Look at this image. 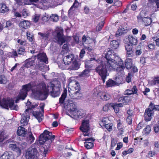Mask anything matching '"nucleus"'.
<instances>
[{"mask_svg":"<svg viewBox=\"0 0 159 159\" xmlns=\"http://www.w3.org/2000/svg\"><path fill=\"white\" fill-rule=\"evenodd\" d=\"M110 48L105 55L107 61H102L101 64L97 66L95 69V71L100 76L103 83L109 75L107 71L116 70L118 72L122 73L125 69L123 61Z\"/></svg>","mask_w":159,"mask_h":159,"instance_id":"f257e3e1","label":"nucleus"},{"mask_svg":"<svg viewBox=\"0 0 159 159\" xmlns=\"http://www.w3.org/2000/svg\"><path fill=\"white\" fill-rule=\"evenodd\" d=\"M54 85L50 83L46 88L44 83L41 82L38 84L35 82H31L23 85L22 89L16 98L15 101L18 103L20 99L24 100L27 96L28 92L32 89V92L35 98L41 100L45 99L48 95L49 92L52 93V95L54 97L57 95L53 96L54 91Z\"/></svg>","mask_w":159,"mask_h":159,"instance_id":"f03ea898","label":"nucleus"},{"mask_svg":"<svg viewBox=\"0 0 159 159\" xmlns=\"http://www.w3.org/2000/svg\"><path fill=\"white\" fill-rule=\"evenodd\" d=\"M27 108L25 110V113L23 115L20 120V124L21 126H24L27 125L28 121L29 120V111L30 110L38 106L37 104L35 105H31V102L30 101H28L26 103Z\"/></svg>","mask_w":159,"mask_h":159,"instance_id":"7ed1b4c3","label":"nucleus"},{"mask_svg":"<svg viewBox=\"0 0 159 159\" xmlns=\"http://www.w3.org/2000/svg\"><path fill=\"white\" fill-rule=\"evenodd\" d=\"M0 106L5 108L8 109L9 107L11 110L16 111L18 110L19 109L18 106L14 104V100L10 98H3L2 101L0 100Z\"/></svg>","mask_w":159,"mask_h":159,"instance_id":"20e7f679","label":"nucleus"},{"mask_svg":"<svg viewBox=\"0 0 159 159\" xmlns=\"http://www.w3.org/2000/svg\"><path fill=\"white\" fill-rule=\"evenodd\" d=\"M55 136L52 135L51 132L45 130L43 133L40 135L39 142L40 143L43 144L48 140L50 139L52 141L53 140Z\"/></svg>","mask_w":159,"mask_h":159,"instance_id":"39448f33","label":"nucleus"},{"mask_svg":"<svg viewBox=\"0 0 159 159\" xmlns=\"http://www.w3.org/2000/svg\"><path fill=\"white\" fill-rule=\"evenodd\" d=\"M39 153L35 148H30L25 152V157L26 159H38Z\"/></svg>","mask_w":159,"mask_h":159,"instance_id":"423d86ee","label":"nucleus"},{"mask_svg":"<svg viewBox=\"0 0 159 159\" xmlns=\"http://www.w3.org/2000/svg\"><path fill=\"white\" fill-rule=\"evenodd\" d=\"M56 31L57 32V35L55 37L56 41L60 45H61L66 41V39L63 35V29L61 27L57 28Z\"/></svg>","mask_w":159,"mask_h":159,"instance_id":"0eeeda50","label":"nucleus"},{"mask_svg":"<svg viewBox=\"0 0 159 159\" xmlns=\"http://www.w3.org/2000/svg\"><path fill=\"white\" fill-rule=\"evenodd\" d=\"M89 123L88 120H83L80 127V129L83 132V134L84 136H90L91 135L90 133L88 132L90 129Z\"/></svg>","mask_w":159,"mask_h":159,"instance_id":"6e6552de","label":"nucleus"},{"mask_svg":"<svg viewBox=\"0 0 159 159\" xmlns=\"http://www.w3.org/2000/svg\"><path fill=\"white\" fill-rule=\"evenodd\" d=\"M52 0H42L39 3L38 7L42 9H46L51 6Z\"/></svg>","mask_w":159,"mask_h":159,"instance_id":"1a4fd4ad","label":"nucleus"},{"mask_svg":"<svg viewBox=\"0 0 159 159\" xmlns=\"http://www.w3.org/2000/svg\"><path fill=\"white\" fill-rule=\"evenodd\" d=\"M154 111L152 109L148 107L146 109L144 113V119L146 121H150L152 118V116L153 115Z\"/></svg>","mask_w":159,"mask_h":159,"instance_id":"9d476101","label":"nucleus"},{"mask_svg":"<svg viewBox=\"0 0 159 159\" xmlns=\"http://www.w3.org/2000/svg\"><path fill=\"white\" fill-rule=\"evenodd\" d=\"M40 36L39 38L41 39V41L43 42L45 44H47L50 40L48 33H42L39 32L38 33Z\"/></svg>","mask_w":159,"mask_h":159,"instance_id":"9b49d317","label":"nucleus"},{"mask_svg":"<svg viewBox=\"0 0 159 159\" xmlns=\"http://www.w3.org/2000/svg\"><path fill=\"white\" fill-rule=\"evenodd\" d=\"M97 96L104 101H107L110 98V96L109 93L102 92H98Z\"/></svg>","mask_w":159,"mask_h":159,"instance_id":"f8f14e48","label":"nucleus"},{"mask_svg":"<svg viewBox=\"0 0 159 159\" xmlns=\"http://www.w3.org/2000/svg\"><path fill=\"white\" fill-rule=\"evenodd\" d=\"M73 114L72 115H70V117L75 119H76L78 118H81L83 117L85 115L84 113H82L80 111L77 110L76 111L73 112Z\"/></svg>","mask_w":159,"mask_h":159,"instance_id":"ddd939ff","label":"nucleus"},{"mask_svg":"<svg viewBox=\"0 0 159 159\" xmlns=\"http://www.w3.org/2000/svg\"><path fill=\"white\" fill-rule=\"evenodd\" d=\"M125 47L127 52L126 55L127 57H130L134 56V52L132 50V45L127 44L125 45Z\"/></svg>","mask_w":159,"mask_h":159,"instance_id":"4468645a","label":"nucleus"},{"mask_svg":"<svg viewBox=\"0 0 159 159\" xmlns=\"http://www.w3.org/2000/svg\"><path fill=\"white\" fill-rule=\"evenodd\" d=\"M70 93L71 94V95H70V97L73 99H80L82 96L80 91H76L74 92L70 91Z\"/></svg>","mask_w":159,"mask_h":159,"instance_id":"2eb2a0df","label":"nucleus"},{"mask_svg":"<svg viewBox=\"0 0 159 159\" xmlns=\"http://www.w3.org/2000/svg\"><path fill=\"white\" fill-rule=\"evenodd\" d=\"M38 58L40 62H43L45 63H48V59L45 53H40L38 56Z\"/></svg>","mask_w":159,"mask_h":159,"instance_id":"dca6fc26","label":"nucleus"},{"mask_svg":"<svg viewBox=\"0 0 159 159\" xmlns=\"http://www.w3.org/2000/svg\"><path fill=\"white\" fill-rule=\"evenodd\" d=\"M138 89L136 86L134 85L132 89H128L126 90L124 92V94L125 95H130L132 94H137Z\"/></svg>","mask_w":159,"mask_h":159,"instance_id":"f3484780","label":"nucleus"},{"mask_svg":"<svg viewBox=\"0 0 159 159\" xmlns=\"http://www.w3.org/2000/svg\"><path fill=\"white\" fill-rule=\"evenodd\" d=\"M33 115L37 119L39 122H40L43 118V115L41 112L33 111Z\"/></svg>","mask_w":159,"mask_h":159,"instance_id":"a211bd4d","label":"nucleus"},{"mask_svg":"<svg viewBox=\"0 0 159 159\" xmlns=\"http://www.w3.org/2000/svg\"><path fill=\"white\" fill-rule=\"evenodd\" d=\"M35 139L31 131H28L27 134V136L26 138V141L28 143L31 144L32 143Z\"/></svg>","mask_w":159,"mask_h":159,"instance_id":"6ab92c4d","label":"nucleus"},{"mask_svg":"<svg viewBox=\"0 0 159 159\" xmlns=\"http://www.w3.org/2000/svg\"><path fill=\"white\" fill-rule=\"evenodd\" d=\"M26 129L20 126L17 130V134L19 136L25 137L26 135Z\"/></svg>","mask_w":159,"mask_h":159,"instance_id":"aec40b11","label":"nucleus"},{"mask_svg":"<svg viewBox=\"0 0 159 159\" xmlns=\"http://www.w3.org/2000/svg\"><path fill=\"white\" fill-rule=\"evenodd\" d=\"M30 25V22L25 20L21 21L19 23L20 27L22 29H26L29 27Z\"/></svg>","mask_w":159,"mask_h":159,"instance_id":"412c9836","label":"nucleus"},{"mask_svg":"<svg viewBox=\"0 0 159 159\" xmlns=\"http://www.w3.org/2000/svg\"><path fill=\"white\" fill-rule=\"evenodd\" d=\"M91 70L89 69H86L84 70L79 75L80 77H87L90 75V72Z\"/></svg>","mask_w":159,"mask_h":159,"instance_id":"4be33fe9","label":"nucleus"},{"mask_svg":"<svg viewBox=\"0 0 159 159\" xmlns=\"http://www.w3.org/2000/svg\"><path fill=\"white\" fill-rule=\"evenodd\" d=\"M70 104L69 103L66 104V103L64 104V107L63 108L62 114L63 115H66L70 116Z\"/></svg>","mask_w":159,"mask_h":159,"instance_id":"5701e85b","label":"nucleus"},{"mask_svg":"<svg viewBox=\"0 0 159 159\" xmlns=\"http://www.w3.org/2000/svg\"><path fill=\"white\" fill-rule=\"evenodd\" d=\"M82 41L83 44L84 43L89 44L91 43L92 39L89 37L86 36L85 35H84L82 38Z\"/></svg>","mask_w":159,"mask_h":159,"instance_id":"b1692460","label":"nucleus"},{"mask_svg":"<svg viewBox=\"0 0 159 159\" xmlns=\"http://www.w3.org/2000/svg\"><path fill=\"white\" fill-rule=\"evenodd\" d=\"M125 66L127 69H130L132 66V60L130 58H127L125 61Z\"/></svg>","mask_w":159,"mask_h":159,"instance_id":"393cba45","label":"nucleus"},{"mask_svg":"<svg viewBox=\"0 0 159 159\" xmlns=\"http://www.w3.org/2000/svg\"><path fill=\"white\" fill-rule=\"evenodd\" d=\"M9 148L11 150L16 152L18 153H20L21 151L20 148L17 147L16 144H10L9 145Z\"/></svg>","mask_w":159,"mask_h":159,"instance_id":"a878e982","label":"nucleus"},{"mask_svg":"<svg viewBox=\"0 0 159 159\" xmlns=\"http://www.w3.org/2000/svg\"><path fill=\"white\" fill-rule=\"evenodd\" d=\"M77 110L76 104L73 103L70 100V115H72L73 113V112L76 111Z\"/></svg>","mask_w":159,"mask_h":159,"instance_id":"bb28decb","label":"nucleus"},{"mask_svg":"<svg viewBox=\"0 0 159 159\" xmlns=\"http://www.w3.org/2000/svg\"><path fill=\"white\" fill-rule=\"evenodd\" d=\"M117 128L119 131V134L120 135H121L123 134V133L124 132L123 129V126L122 124L120 122V120H118L117 121Z\"/></svg>","mask_w":159,"mask_h":159,"instance_id":"cd10ccee","label":"nucleus"},{"mask_svg":"<svg viewBox=\"0 0 159 159\" xmlns=\"http://www.w3.org/2000/svg\"><path fill=\"white\" fill-rule=\"evenodd\" d=\"M80 65L78 64V61H74L72 62L70 70H77L80 68Z\"/></svg>","mask_w":159,"mask_h":159,"instance_id":"c85d7f7f","label":"nucleus"},{"mask_svg":"<svg viewBox=\"0 0 159 159\" xmlns=\"http://www.w3.org/2000/svg\"><path fill=\"white\" fill-rule=\"evenodd\" d=\"M74 82L75 83V84L74 86L71 87V89L70 88V89L71 90V92H73L74 89H75V91H80V87L79 83L76 81H74Z\"/></svg>","mask_w":159,"mask_h":159,"instance_id":"c756f323","label":"nucleus"},{"mask_svg":"<svg viewBox=\"0 0 159 159\" xmlns=\"http://www.w3.org/2000/svg\"><path fill=\"white\" fill-rule=\"evenodd\" d=\"M129 43L131 45H136L137 43V39L133 36L129 35L128 37Z\"/></svg>","mask_w":159,"mask_h":159,"instance_id":"7c9ffc66","label":"nucleus"},{"mask_svg":"<svg viewBox=\"0 0 159 159\" xmlns=\"http://www.w3.org/2000/svg\"><path fill=\"white\" fill-rule=\"evenodd\" d=\"M110 46L111 47L114 49H116L119 46V43L116 40H113L111 42Z\"/></svg>","mask_w":159,"mask_h":159,"instance_id":"2f4dec72","label":"nucleus"},{"mask_svg":"<svg viewBox=\"0 0 159 159\" xmlns=\"http://www.w3.org/2000/svg\"><path fill=\"white\" fill-rule=\"evenodd\" d=\"M34 63V60H32L31 59H29L26 60L25 61L24 66L27 68H28L33 66Z\"/></svg>","mask_w":159,"mask_h":159,"instance_id":"473e14b6","label":"nucleus"},{"mask_svg":"<svg viewBox=\"0 0 159 159\" xmlns=\"http://www.w3.org/2000/svg\"><path fill=\"white\" fill-rule=\"evenodd\" d=\"M8 138L7 136L6 135L5 132L4 131H0V143L2 142L4 140Z\"/></svg>","mask_w":159,"mask_h":159,"instance_id":"72a5a7b5","label":"nucleus"},{"mask_svg":"<svg viewBox=\"0 0 159 159\" xmlns=\"http://www.w3.org/2000/svg\"><path fill=\"white\" fill-rule=\"evenodd\" d=\"M8 10V7L4 4H0V10L1 12L5 13L7 12Z\"/></svg>","mask_w":159,"mask_h":159,"instance_id":"f704fd0d","label":"nucleus"},{"mask_svg":"<svg viewBox=\"0 0 159 159\" xmlns=\"http://www.w3.org/2000/svg\"><path fill=\"white\" fill-rule=\"evenodd\" d=\"M145 23V26H148L150 25L152 22V19L148 17H146L142 20Z\"/></svg>","mask_w":159,"mask_h":159,"instance_id":"c9c22d12","label":"nucleus"},{"mask_svg":"<svg viewBox=\"0 0 159 159\" xmlns=\"http://www.w3.org/2000/svg\"><path fill=\"white\" fill-rule=\"evenodd\" d=\"M12 157V156L9 154L8 152H6L2 155L0 159H11Z\"/></svg>","mask_w":159,"mask_h":159,"instance_id":"e433bc0d","label":"nucleus"},{"mask_svg":"<svg viewBox=\"0 0 159 159\" xmlns=\"http://www.w3.org/2000/svg\"><path fill=\"white\" fill-rule=\"evenodd\" d=\"M145 11H141L139 14V15L137 16V18L139 20H142L144 18H146L145 17Z\"/></svg>","mask_w":159,"mask_h":159,"instance_id":"4c0bfd02","label":"nucleus"},{"mask_svg":"<svg viewBox=\"0 0 159 159\" xmlns=\"http://www.w3.org/2000/svg\"><path fill=\"white\" fill-rule=\"evenodd\" d=\"M106 85L109 87H111L116 85L115 81L110 79L106 82Z\"/></svg>","mask_w":159,"mask_h":159,"instance_id":"58836bf2","label":"nucleus"},{"mask_svg":"<svg viewBox=\"0 0 159 159\" xmlns=\"http://www.w3.org/2000/svg\"><path fill=\"white\" fill-rule=\"evenodd\" d=\"M151 131V126L149 125H147L146 126V128L143 129V133L144 134H146V135H147L150 133Z\"/></svg>","mask_w":159,"mask_h":159,"instance_id":"ea45409f","label":"nucleus"},{"mask_svg":"<svg viewBox=\"0 0 159 159\" xmlns=\"http://www.w3.org/2000/svg\"><path fill=\"white\" fill-rule=\"evenodd\" d=\"M84 146L87 149H89L93 147V142H85L84 143Z\"/></svg>","mask_w":159,"mask_h":159,"instance_id":"a19ab883","label":"nucleus"},{"mask_svg":"<svg viewBox=\"0 0 159 159\" xmlns=\"http://www.w3.org/2000/svg\"><path fill=\"white\" fill-rule=\"evenodd\" d=\"M128 98V97L127 96L120 97L118 99V101L121 102L124 104V105H125L127 102V100Z\"/></svg>","mask_w":159,"mask_h":159,"instance_id":"79ce46f5","label":"nucleus"},{"mask_svg":"<svg viewBox=\"0 0 159 159\" xmlns=\"http://www.w3.org/2000/svg\"><path fill=\"white\" fill-rule=\"evenodd\" d=\"M74 42L73 43L71 42V44L72 46H74L75 44H78L79 43V38L78 36L76 35H74L72 37Z\"/></svg>","mask_w":159,"mask_h":159,"instance_id":"37998d69","label":"nucleus"},{"mask_svg":"<svg viewBox=\"0 0 159 159\" xmlns=\"http://www.w3.org/2000/svg\"><path fill=\"white\" fill-rule=\"evenodd\" d=\"M111 103L107 104L103 107V110L104 111H107L111 108Z\"/></svg>","mask_w":159,"mask_h":159,"instance_id":"c03bdc74","label":"nucleus"},{"mask_svg":"<svg viewBox=\"0 0 159 159\" xmlns=\"http://www.w3.org/2000/svg\"><path fill=\"white\" fill-rule=\"evenodd\" d=\"M104 24V22L103 21L100 22L96 27V30L97 31H100L103 27Z\"/></svg>","mask_w":159,"mask_h":159,"instance_id":"a18cd8bd","label":"nucleus"},{"mask_svg":"<svg viewBox=\"0 0 159 159\" xmlns=\"http://www.w3.org/2000/svg\"><path fill=\"white\" fill-rule=\"evenodd\" d=\"M66 96V93L64 92L62 94L61 97L60 98L59 101L60 103H63L64 100Z\"/></svg>","mask_w":159,"mask_h":159,"instance_id":"49530a36","label":"nucleus"},{"mask_svg":"<svg viewBox=\"0 0 159 159\" xmlns=\"http://www.w3.org/2000/svg\"><path fill=\"white\" fill-rule=\"evenodd\" d=\"M63 61L64 64L66 65H69L70 62L69 56L68 55H67L65 57L63 58Z\"/></svg>","mask_w":159,"mask_h":159,"instance_id":"de8ad7c7","label":"nucleus"},{"mask_svg":"<svg viewBox=\"0 0 159 159\" xmlns=\"http://www.w3.org/2000/svg\"><path fill=\"white\" fill-rule=\"evenodd\" d=\"M158 105H155L154 104V103H152V102H151L149 104V107L152 109L153 111V110H155L156 111H158Z\"/></svg>","mask_w":159,"mask_h":159,"instance_id":"09e8293b","label":"nucleus"},{"mask_svg":"<svg viewBox=\"0 0 159 159\" xmlns=\"http://www.w3.org/2000/svg\"><path fill=\"white\" fill-rule=\"evenodd\" d=\"M7 83V79L3 75L0 76V84H5Z\"/></svg>","mask_w":159,"mask_h":159,"instance_id":"8fccbe9b","label":"nucleus"},{"mask_svg":"<svg viewBox=\"0 0 159 159\" xmlns=\"http://www.w3.org/2000/svg\"><path fill=\"white\" fill-rule=\"evenodd\" d=\"M26 35L27 39L30 42H32L33 39V34L28 32H27Z\"/></svg>","mask_w":159,"mask_h":159,"instance_id":"3c124183","label":"nucleus"},{"mask_svg":"<svg viewBox=\"0 0 159 159\" xmlns=\"http://www.w3.org/2000/svg\"><path fill=\"white\" fill-rule=\"evenodd\" d=\"M115 82H116V85L118 84H121L122 82V79L121 77L120 76H118L116 77L115 78Z\"/></svg>","mask_w":159,"mask_h":159,"instance_id":"603ef678","label":"nucleus"},{"mask_svg":"<svg viewBox=\"0 0 159 159\" xmlns=\"http://www.w3.org/2000/svg\"><path fill=\"white\" fill-rule=\"evenodd\" d=\"M111 108H113L116 113H118L119 111V107L116 103H111Z\"/></svg>","mask_w":159,"mask_h":159,"instance_id":"864d4df0","label":"nucleus"},{"mask_svg":"<svg viewBox=\"0 0 159 159\" xmlns=\"http://www.w3.org/2000/svg\"><path fill=\"white\" fill-rule=\"evenodd\" d=\"M105 126L109 131H111L112 130V123L105 124Z\"/></svg>","mask_w":159,"mask_h":159,"instance_id":"5fc2aeb1","label":"nucleus"},{"mask_svg":"<svg viewBox=\"0 0 159 159\" xmlns=\"http://www.w3.org/2000/svg\"><path fill=\"white\" fill-rule=\"evenodd\" d=\"M40 17V15L35 14L33 17V20L34 22H37L39 20Z\"/></svg>","mask_w":159,"mask_h":159,"instance_id":"6e6d98bb","label":"nucleus"},{"mask_svg":"<svg viewBox=\"0 0 159 159\" xmlns=\"http://www.w3.org/2000/svg\"><path fill=\"white\" fill-rule=\"evenodd\" d=\"M70 58L72 62L74 61H77L78 60V56H75L73 54H70Z\"/></svg>","mask_w":159,"mask_h":159,"instance_id":"4d7b16f0","label":"nucleus"},{"mask_svg":"<svg viewBox=\"0 0 159 159\" xmlns=\"http://www.w3.org/2000/svg\"><path fill=\"white\" fill-rule=\"evenodd\" d=\"M62 51L63 53L65 52L66 53L67 52H68L69 49L68 45L67 44H64Z\"/></svg>","mask_w":159,"mask_h":159,"instance_id":"13d9d810","label":"nucleus"},{"mask_svg":"<svg viewBox=\"0 0 159 159\" xmlns=\"http://www.w3.org/2000/svg\"><path fill=\"white\" fill-rule=\"evenodd\" d=\"M9 56L12 57H15L17 56V53L15 51H13L12 52H9Z\"/></svg>","mask_w":159,"mask_h":159,"instance_id":"bf43d9fd","label":"nucleus"},{"mask_svg":"<svg viewBox=\"0 0 159 159\" xmlns=\"http://www.w3.org/2000/svg\"><path fill=\"white\" fill-rule=\"evenodd\" d=\"M132 73L130 72L128 73L127 76L126 77V80L128 83H129L131 80Z\"/></svg>","mask_w":159,"mask_h":159,"instance_id":"052dcab7","label":"nucleus"},{"mask_svg":"<svg viewBox=\"0 0 159 159\" xmlns=\"http://www.w3.org/2000/svg\"><path fill=\"white\" fill-rule=\"evenodd\" d=\"M123 30H122L121 29H118L116 32L115 34L116 36L117 37L122 35L123 33Z\"/></svg>","mask_w":159,"mask_h":159,"instance_id":"680f3d73","label":"nucleus"},{"mask_svg":"<svg viewBox=\"0 0 159 159\" xmlns=\"http://www.w3.org/2000/svg\"><path fill=\"white\" fill-rule=\"evenodd\" d=\"M79 5V3L78 2L77 0H75L73 5L70 8V10L71 9H72L73 8H77L78 7Z\"/></svg>","mask_w":159,"mask_h":159,"instance_id":"e2e57ef3","label":"nucleus"},{"mask_svg":"<svg viewBox=\"0 0 159 159\" xmlns=\"http://www.w3.org/2000/svg\"><path fill=\"white\" fill-rule=\"evenodd\" d=\"M51 19L54 22L57 21L59 19L57 15L53 14H52L51 16Z\"/></svg>","mask_w":159,"mask_h":159,"instance_id":"0e129e2a","label":"nucleus"},{"mask_svg":"<svg viewBox=\"0 0 159 159\" xmlns=\"http://www.w3.org/2000/svg\"><path fill=\"white\" fill-rule=\"evenodd\" d=\"M18 53L20 55L24 54L25 53V49L22 48H20L18 50Z\"/></svg>","mask_w":159,"mask_h":159,"instance_id":"69168bd1","label":"nucleus"},{"mask_svg":"<svg viewBox=\"0 0 159 159\" xmlns=\"http://www.w3.org/2000/svg\"><path fill=\"white\" fill-rule=\"evenodd\" d=\"M117 143V142L115 139L114 138H112L111 141V147L112 148H113L116 145Z\"/></svg>","mask_w":159,"mask_h":159,"instance_id":"338daca9","label":"nucleus"},{"mask_svg":"<svg viewBox=\"0 0 159 159\" xmlns=\"http://www.w3.org/2000/svg\"><path fill=\"white\" fill-rule=\"evenodd\" d=\"M157 84H159V77H155L152 82L153 85H155Z\"/></svg>","mask_w":159,"mask_h":159,"instance_id":"774afa93","label":"nucleus"}]
</instances>
